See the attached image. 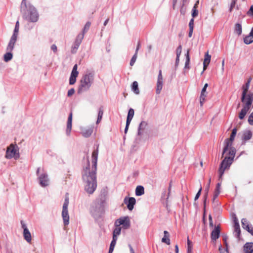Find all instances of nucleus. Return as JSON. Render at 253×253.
<instances>
[{"label": "nucleus", "instance_id": "obj_44", "mask_svg": "<svg viewBox=\"0 0 253 253\" xmlns=\"http://www.w3.org/2000/svg\"><path fill=\"white\" fill-rule=\"evenodd\" d=\"M90 25H91L90 22H86V23L84 25V28L82 33L85 34L89 30Z\"/></svg>", "mask_w": 253, "mask_h": 253}, {"label": "nucleus", "instance_id": "obj_8", "mask_svg": "<svg viewBox=\"0 0 253 253\" xmlns=\"http://www.w3.org/2000/svg\"><path fill=\"white\" fill-rule=\"evenodd\" d=\"M253 100V93L242 94L241 101L244 103V107L250 109Z\"/></svg>", "mask_w": 253, "mask_h": 253}, {"label": "nucleus", "instance_id": "obj_32", "mask_svg": "<svg viewBox=\"0 0 253 253\" xmlns=\"http://www.w3.org/2000/svg\"><path fill=\"white\" fill-rule=\"evenodd\" d=\"M198 4H199V1H197V2L194 4V5L192 8V16L193 18L196 17L198 14V11L197 9Z\"/></svg>", "mask_w": 253, "mask_h": 253}, {"label": "nucleus", "instance_id": "obj_22", "mask_svg": "<svg viewBox=\"0 0 253 253\" xmlns=\"http://www.w3.org/2000/svg\"><path fill=\"white\" fill-rule=\"evenodd\" d=\"M245 253H253V243H247L244 246Z\"/></svg>", "mask_w": 253, "mask_h": 253}, {"label": "nucleus", "instance_id": "obj_57", "mask_svg": "<svg viewBox=\"0 0 253 253\" xmlns=\"http://www.w3.org/2000/svg\"><path fill=\"white\" fill-rule=\"evenodd\" d=\"M208 86V84L207 83L205 84L203 88L202 89L201 92L205 93Z\"/></svg>", "mask_w": 253, "mask_h": 253}, {"label": "nucleus", "instance_id": "obj_24", "mask_svg": "<svg viewBox=\"0 0 253 253\" xmlns=\"http://www.w3.org/2000/svg\"><path fill=\"white\" fill-rule=\"evenodd\" d=\"M144 194V188L142 186H137L135 189V195L140 196Z\"/></svg>", "mask_w": 253, "mask_h": 253}, {"label": "nucleus", "instance_id": "obj_45", "mask_svg": "<svg viewBox=\"0 0 253 253\" xmlns=\"http://www.w3.org/2000/svg\"><path fill=\"white\" fill-rule=\"evenodd\" d=\"M137 57V54L136 53H135L133 56H132L130 61V65L131 66H133L135 62L136 59Z\"/></svg>", "mask_w": 253, "mask_h": 253}, {"label": "nucleus", "instance_id": "obj_41", "mask_svg": "<svg viewBox=\"0 0 253 253\" xmlns=\"http://www.w3.org/2000/svg\"><path fill=\"white\" fill-rule=\"evenodd\" d=\"M186 62L185 63V68H189V63H190V56L189 53V50H187L186 54Z\"/></svg>", "mask_w": 253, "mask_h": 253}, {"label": "nucleus", "instance_id": "obj_55", "mask_svg": "<svg viewBox=\"0 0 253 253\" xmlns=\"http://www.w3.org/2000/svg\"><path fill=\"white\" fill-rule=\"evenodd\" d=\"M219 251L220 253H225V252L228 253V251H226V249H224L222 248L221 246H219Z\"/></svg>", "mask_w": 253, "mask_h": 253}, {"label": "nucleus", "instance_id": "obj_39", "mask_svg": "<svg viewBox=\"0 0 253 253\" xmlns=\"http://www.w3.org/2000/svg\"><path fill=\"white\" fill-rule=\"evenodd\" d=\"M211 59V56L209 54L208 52H207L205 55V58L203 63L209 65L210 63Z\"/></svg>", "mask_w": 253, "mask_h": 253}, {"label": "nucleus", "instance_id": "obj_5", "mask_svg": "<svg viewBox=\"0 0 253 253\" xmlns=\"http://www.w3.org/2000/svg\"><path fill=\"white\" fill-rule=\"evenodd\" d=\"M69 203V197L66 196L65 199L64 203L63 205L62 216L63 218L64 224L67 225L69 223V215L68 211V207Z\"/></svg>", "mask_w": 253, "mask_h": 253}, {"label": "nucleus", "instance_id": "obj_11", "mask_svg": "<svg viewBox=\"0 0 253 253\" xmlns=\"http://www.w3.org/2000/svg\"><path fill=\"white\" fill-rule=\"evenodd\" d=\"M21 224L23 229V237L24 239L29 243H31L32 240L31 234L28 229L26 224L23 221H21Z\"/></svg>", "mask_w": 253, "mask_h": 253}, {"label": "nucleus", "instance_id": "obj_7", "mask_svg": "<svg viewBox=\"0 0 253 253\" xmlns=\"http://www.w3.org/2000/svg\"><path fill=\"white\" fill-rule=\"evenodd\" d=\"M115 226H122V228L126 229L129 228L130 226V219L128 216L121 217L116 220L114 223Z\"/></svg>", "mask_w": 253, "mask_h": 253}, {"label": "nucleus", "instance_id": "obj_34", "mask_svg": "<svg viewBox=\"0 0 253 253\" xmlns=\"http://www.w3.org/2000/svg\"><path fill=\"white\" fill-rule=\"evenodd\" d=\"M12 57L13 55L11 51H7V52L4 55V60L5 62H8L12 59Z\"/></svg>", "mask_w": 253, "mask_h": 253}, {"label": "nucleus", "instance_id": "obj_21", "mask_svg": "<svg viewBox=\"0 0 253 253\" xmlns=\"http://www.w3.org/2000/svg\"><path fill=\"white\" fill-rule=\"evenodd\" d=\"M234 236L237 238H239L240 234H241V230L240 228V225L239 223L237 221H236L235 220V224H234Z\"/></svg>", "mask_w": 253, "mask_h": 253}, {"label": "nucleus", "instance_id": "obj_47", "mask_svg": "<svg viewBox=\"0 0 253 253\" xmlns=\"http://www.w3.org/2000/svg\"><path fill=\"white\" fill-rule=\"evenodd\" d=\"M117 239H118V238L113 237V239H112V242H111V243L110 244V247H112V248H115V245L116 244V242H117Z\"/></svg>", "mask_w": 253, "mask_h": 253}, {"label": "nucleus", "instance_id": "obj_20", "mask_svg": "<svg viewBox=\"0 0 253 253\" xmlns=\"http://www.w3.org/2000/svg\"><path fill=\"white\" fill-rule=\"evenodd\" d=\"M220 227L217 226L215 227L211 233V238L212 240L216 241L219 237Z\"/></svg>", "mask_w": 253, "mask_h": 253}, {"label": "nucleus", "instance_id": "obj_35", "mask_svg": "<svg viewBox=\"0 0 253 253\" xmlns=\"http://www.w3.org/2000/svg\"><path fill=\"white\" fill-rule=\"evenodd\" d=\"M241 222L242 226L244 229H245L246 230L249 229V227L250 226V225L247 219L243 218L242 219Z\"/></svg>", "mask_w": 253, "mask_h": 253}, {"label": "nucleus", "instance_id": "obj_3", "mask_svg": "<svg viewBox=\"0 0 253 253\" xmlns=\"http://www.w3.org/2000/svg\"><path fill=\"white\" fill-rule=\"evenodd\" d=\"M94 77L92 73L84 74L80 81V84L78 89V93L81 94L88 90L93 82Z\"/></svg>", "mask_w": 253, "mask_h": 253}, {"label": "nucleus", "instance_id": "obj_17", "mask_svg": "<svg viewBox=\"0 0 253 253\" xmlns=\"http://www.w3.org/2000/svg\"><path fill=\"white\" fill-rule=\"evenodd\" d=\"M17 37L14 35H12L6 47L7 51H12L13 50L15 42L17 41Z\"/></svg>", "mask_w": 253, "mask_h": 253}, {"label": "nucleus", "instance_id": "obj_27", "mask_svg": "<svg viewBox=\"0 0 253 253\" xmlns=\"http://www.w3.org/2000/svg\"><path fill=\"white\" fill-rule=\"evenodd\" d=\"M249 110V108L243 106V109L239 113V118L241 120L243 119Z\"/></svg>", "mask_w": 253, "mask_h": 253}, {"label": "nucleus", "instance_id": "obj_30", "mask_svg": "<svg viewBox=\"0 0 253 253\" xmlns=\"http://www.w3.org/2000/svg\"><path fill=\"white\" fill-rule=\"evenodd\" d=\"M244 41L247 44H250L253 42V36L251 34H249V35L244 38Z\"/></svg>", "mask_w": 253, "mask_h": 253}, {"label": "nucleus", "instance_id": "obj_59", "mask_svg": "<svg viewBox=\"0 0 253 253\" xmlns=\"http://www.w3.org/2000/svg\"><path fill=\"white\" fill-rule=\"evenodd\" d=\"M247 230L251 233L252 235H253V227L252 226L249 227V229H247Z\"/></svg>", "mask_w": 253, "mask_h": 253}, {"label": "nucleus", "instance_id": "obj_16", "mask_svg": "<svg viewBox=\"0 0 253 253\" xmlns=\"http://www.w3.org/2000/svg\"><path fill=\"white\" fill-rule=\"evenodd\" d=\"M81 134L84 137H89L93 132V127H82L81 128Z\"/></svg>", "mask_w": 253, "mask_h": 253}, {"label": "nucleus", "instance_id": "obj_49", "mask_svg": "<svg viewBox=\"0 0 253 253\" xmlns=\"http://www.w3.org/2000/svg\"><path fill=\"white\" fill-rule=\"evenodd\" d=\"M248 122L250 125L253 126V112L249 117Z\"/></svg>", "mask_w": 253, "mask_h": 253}, {"label": "nucleus", "instance_id": "obj_48", "mask_svg": "<svg viewBox=\"0 0 253 253\" xmlns=\"http://www.w3.org/2000/svg\"><path fill=\"white\" fill-rule=\"evenodd\" d=\"M117 239H118V238L113 237V239H112V242H111V243L110 244V247H112V248H115V245L116 244V242H117Z\"/></svg>", "mask_w": 253, "mask_h": 253}, {"label": "nucleus", "instance_id": "obj_10", "mask_svg": "<svg viewBox=\"0 0 253 253\" xmlns=\"http://www.w3.org/2000/svg\"><path fill=\"white\" fill-rule=\"evenodd\" d=\"M38 179L41 186L44 187L49 184V179L46 173L43 172L39 174Z\"/></svg>", "mask_w": 253, "mask_h": 253}, {"label": "nucleus", "instance_id": "obj_40", "mask_svg": "<svg viewBox=\"0 0 253 253\" xmlns=\"http://www.w3.org/2000/svg\"><path fill=\"white\" fill-rule=\"evenodd\" d=\"M251 80H249L248 81L247 83L246 84V85L245 86H243V92L242 94H247L248 89L249 88L250 86V84Z\"/></svg>", "mask_w": 253, "mask_h": 253}, {"label": "nucleus", "instance_id": "obj_42", "mask_svg": "<svg viewBox=\"0 0 253 253\" xmlns=\"http://www.w3.org/2000/svg\"><path fill=\"white\" fill-rule=\"evenodd\" d=\"M19 30V21H17L16 23V25H15L14 32H13L12 35H14L15 36L18 37Z\"/></svg>", "mask_w": 253, "mask_h": 253}, {"label": "nucleus", "instance_id": "obj_26", "mask_svg": "<svg viewBox=\"0 0 253 253\" xmlns=\"http://www.w3.org/2000/svg\"><path fill=\"white\" fill-rule=\"evenodd\" d=\"M226 153H227L230 156L229 157L232 158L233 159L235 155L236 150L234 148L232 147L231 145L230 147H229L228 149L224 154Z\"/></svg>", "mask_w": 253, "mask_h": 253}, {"label": "nucleus", "instance_id": "obj_58", "mask_svg": "<svg viewBox=\"0 0 253 253\" xmlns=\"http://www.w3.org/2000/svg\"><path fill=\"white\" fill-rule=\"evenodd\" d=\"M223 240H224V244H225V245L226 246V251H227L228 244H227V238L226 237H224L223 238Z\"/></svg>", "mask_w": 253, "mask_h": 253}, {"label": "nucleus", "instance_id": "obj_19", "mask_svg": "<svg viewBox=\"0 0 253 253\" xmlns=\"http://www.w3.org/2000/svg\"><path fill=\"white\" fill-rule=\"evenodd\" d=\"M148 126V123L145 121H142L139 124L137 134L138 135H141L144 133V130L146 129Z\"/></svg>", "mask_w": 253, "mask_h": 253}, {"label": "nucleus", "instance_id": "obj_15", "mask_svg": "<svg viewBox=\"0 0 253 253\" xmlns=\"http://www.w3.org/2000/svg\"><path fill=\"white\" fill-rule=\"evenodd\" d=\"M134 110L132 108L129 109L128 110L126 121V125L125 129V133L126 134L127 132L129 126L130 124V122L134 116Z\"/></svg>", "mask_w": 253, "mask_h": 253}, {"label": "nucleus", "instance_id": "obj_29", "mask_svg": "<svg viewBox=\"0 0 253 253\" xmlns=\"http://www.w3.org/2000/svg\"><path fill=\"white\" fill-rule=\"evenodd\" d=\"M132 90L136 94H138L139 93V90L138 88V83L136 81L133 82L131 87Z\"/></svg>", "mask_w": 253, "mask_h": 253}, {"label": "nucleus", "instance_id": "obj_62", "mask_svg": "<svg viewBox=\"0 0 253 253\" xmlns=\"http://www.w3.org/2000/svg\"><path fill=\"white\" fill-rule=\"evenodd\" d=\"M140 47V43L139 42H138V43H137V45L136 50H135V53H136L137 54L138 51Z\"/></svg>", "mask_w": 253, "mask_h": 253}, {"label": "nucleus", "instance_id": "obj_50", "mask_svg": "<svg viewBox=\"0 0 253 253\" xmlns=\"http://www.w3.org/2000/svg\"><path fill=\"white\" fill-rule=\"evenodd\" d=\"M182 51V47L181 45H179L176 49V56L180 57Z\"/></svg>", "mask_w": 253, "mask_h": 253}, {"label": "nucleus", "instance_id": "obj_53", "mask_svg": "<svg viewBox=\"0 0 253 253\" xmlns=\"http://www.w3.org/2000/svg\"><path fill=\"white\" fill-rule=\"evenodd\" d=\"M235 4H236L235 1H232L231 3L230 4V8H229V10L230 11H231L233 10V9L235 7Z\"/></svg>", "mask_w": 253, "mask_h": 253}, {"label": "nucleus", "instance_id": "obj_9", "mask_svg": "<svg viewBox=\"0 0 253 253\" xmlns=\"http://www.w3.org/2000/svg\"><path fill=\"white\" fill-rule=\"evenodd\" d=\"M236 133L237 129L235 128L232 130V133L230 135V138L227 139L225 140V146L223 149L222 155H223L224 153L226 152L229 147H230L232 145V142L234 140Z\"/></svg>", "mask_w": 253, "mask_h": 253}, {"label": "nucleus", "instance_id": "obj_18", "mask_svg": "<svg viewBox=\"0 0 253 253\" xmlns=\"http://www.w3.org/2000/svg\"><path fill=\"white\" fill-rule=\"evenodd\" d=\"M72 113H70L68 118L67 123V128L66 133L67 135L69 136L70 135L72 130Z\"/></svg>", "mask_w": 253, "mask_h": 253}, {"label": "nucleus", "instance_id": "obj_1", "mask_svg": "<svg viewBox=\"0 0 253 253\" xmlns=\"http://www.w3.org/2000/svg\"><path fill=\"white\" fill-rule=\"evenodd\" d=\"M98 155V147L94 150L91 155V166L89 161L87 166L84 168L82 178L84 183V188L85 192L88 194H92L97 187L96 171Z\"/></svg>", "mask_w": 253, "mask_h": 253}, {"label": "nucleus", "instance_id": "obj_60", "mask_svg": "<svg viewBox=\"0 0 253 253\" xmlns=\"http://www.w3.org/2000/svg\"><path fill=\"white\" fill-rule=\"evenodd\" d=\"M211 178L209 179V182L207 184V187H206V190L207 191V193H208L209 190V188H210V183H211Z\"/></svg>", "mask_w": 253, "mask_h": 253}, {"label": "nucleus", "instance_id": "obj_33", "mask_svg": "<svg viewBox=\"0 0 253 253\" xmlns=\"http://www.w3.org/2000/svg\"><path fill=\"white\" fill-rule=\"evenodd\" d=\"M234 31L238 35H240L242 32L241 25L239 23H236L235 25Z\"/></svg>", "mask_w": 253, "mask_h": 253}, {"label": "nucleus", "instance_id": "obj_52", "mask_svg": "<svg viewBox=\"0 0 253 253\" xmlns=\"http://www.w3.org/2000/svg\"><path fill=\"white\" fill-rule=\"evenodd\" d=\"M194 18H192L189 22V28H194Z\"/></svg>", "mask_w": 253, "mask_h": 253}, {"label": "nucleus", "instance_id": "obj_6", "mask_svg": "<svg viewBox=\"0 0 253 253\" xmlns=\"http://www.w3.org/2000/svg\"><path fill=\"white\" fill-rule=\"evenodd\" d=\"M233 159L230 157H225L220 164L219 169V177L221 178L223 175L225 169L229 168L232 163Z\"/></svg>", "mask_w": 253, "mask_h": 253}, {"label": "nucleus", "instance_id": "obj_12", "mask_svg": "<svg viewBox=\"0 0 253 253\" xmlns=\"http://www.w3.org/2000/svg\"><path fill=\"white\" fill-rule=\"evenodd\" d=\"M163 79L162 73V71L160 70L159 72L158 79L157 81V87L156 92L157 94H159L163 88Z\"/></svg>", "mask_w": 253, "mask_h": 253}, {"label": "nucleus", "instance_id": "obj_4", "mask_svg": "<svg viewBox=\"0 0 253 253\" xmlns=\"http://www.w3.org/2000/svg\"><path fill=\"white\" fill-rule=\"evenodd\" d=\"M5 157L7 159L14 158L17 160L19 157V149L16 145L10 144L6 149Z\"/></svg>", "mask_w": 253, "mask_h": 253}, {"label": "nucleus", "instance_id": "obj_23", "mask_svg": "<svg viewBox=\"0 0 253 253\" xmlns=\"http://www.w3.org/2000/svg\"><path fill=\"white\" fill-rule=\"evenodd\" d=\"M164 236L162 239V242L163 243H166L168 245H170V242L169 232L167 231H164Z\"/></svg>", "mask_w": 253, "mask_h": 253}, {"label": "nucleus", "instance_id": "obj_14", "mask_svg": "<svg viewBox=\"0 0 253 253\" xmlns=\"http://www.w3.org/2000/svg\"><path fill=\"white\" fill-rule=\"evenodd\" d=\"M124 202L126 205L127 209L129 211H132L134 208V205L136 203V200L133 197H125Z\"/></svg>", "mask_w": 253, "mask_h": 253}, {"label": "nucleus", "instance_id": "obj_46", "mask_svg": "<svg viewBox=\"0 0 253 253\" xmlns=\"http://www.w3.org/2000/svg\"><path fill=\"white\" fill-rule=\"evenodd\" d=\"M187 251H192V244L188 238L187 240Z\"/></svg>", "mask_w": 253, "mask_h": 253}, {"label": "nucleus", "instance_id": "obj_36", "mask_svg": "<svg viewBox=\"0 0 253 253\" xmlns=\"http://www.w3.org/2000/svg\"><path fill=\"white\" fill-rule=\"evenodd\" d=\"M81 44L79 42H74L73 44L72 45V48H71V52L73 53H76L77 50L78 49L80 45Z\"/></svg>", "mask_w": 253, "mask_h": 253}, {"label": "nucleus", "instance_id": "obj_51", "mask_svg": "<svg viewBox=\"0 0 253 253\" xmlns=\"http://www.w3.org/2000/svg\"><path fill=\"white\" fill-rule=\"evenodd\" d=\"M201 191H202V187L201 186L199 189V190L198 191V192H197V193L196 194V195L195 196V201L197 200L200 197V196L201 195Z\"/></svg>", "mask_w": 253, "mask_h": 253}, {"label": "nucleus", "instance_id": "obj_43", "mask_svg": "<svg viewBox=\"0 0 253 253\" xmlns=\"http://www.w3.org/2000/svg\"><path fill=\"white\" fill-rule=\"evenodd\" d=\"M206 97V94H205V93H203V92L201 93V95H200V104H201V106H203V103L205 100Z\"/></svg>", "mask_w": 253, "mask_h": 253}, {"label": "nucleus", "instance_id": "obj_38", "mask_svg": "<svg viewBox=\"0 0 253 253\" xmlns=\"http://www.w3.org/2000/svg\"><path fill=\"white\" fill-rule=\"evenodd\" d=\"M84 34L83 33L78 34L76 37V39L75 42H79V43L81 44L82 42L83 39L84 38Z\"/></svg>", "mask_w": 253, "mask_h": 253}, {"label": "nucleus", "instance_id": "obj_61", "mask_svg": "<svg viewBox=\"0 0 253 253\" xmlns=\"http://www.w3.org/2000/svg\"><path fill=\"white\" fill-rule=\"evenodd\" d=\"M194 28H189V32L188 36L189 37H191L192 36Z\"/></svg>", "mask_w": 253, "mask_h": 253}, {"label": "nucleus", "instance_id": "obj_56", "mask_svg": "<svg viewBox=\"0 0 253 253\" xmlns=\"http://www.w3.org/2000/svg\"><path fill=\"white\" fill-rule=\"evenodd\" d=\"M248 14L251 15H253V5H252L250 10L248 12Z\"/></svg>", "mask_w": 253, "mask_h": 253}, {"label": "nucleus", "instance_id": "obj_54", "mask_svg": "<svg viewBox=\"0 0 253 253\" xmlns=\"http://www.w3.org/2000/svg\"><path fill=\"white\" fill-rule=\"evenodd\" d=\"M75 92V90L73 88L70 89L68 91V96H70L73 95Z\"/></svg>", "mask_w": 253, "mask_h": 253}, {"label": "nucleus", "instance_id": "obj_13", "mask_svg": "<svg viewBox=\"0 0 253 253\" xmlns=\"http://www.w3.org/2000/svg\"><path fill=\"white\" fill-rule=\"evenodd\" d=\"M78 65L75 64L72 69L71 76L69 79V83L70 84H74L76 81V78L79 75V72L77 71Z\"/></svg>", "mask_w": 253, "mask_h": 253}, {"label": "nucleus", "instance_id": "obj_37", "mask_svg": "<svg viewBox=\"0 0 253 253\" xmlns=\"http://www.w3.org/2000/svg\"><path fill=\"white\" fill-rule=\"evenodd\" d=\"M103 110L101 109V108H99V111H98V117H97V121H96V124H99L101 120H102V117H103Z\"/></svg>", "mask_w": 253, "mask_h": 253}, {"label": "nucleus", "instance_id": "obj_64", "mask_svg": "<svg viewBox=\"0 0 253 253\" xmlns=\"http://www.w3.org/2000/svg\"><path fill=\"white\" fill-rule=\"evenodd\" d=\"M179 57H180L176 56V61H175V66H177L178 65V64H179Z\"/></svg>", "mask_w": 253, "mask_h": 253}, {"label": "nucleus", "instance_id": "obj_2", "mask_svg": "<svg viewBox=\"0 0 253 253\" xmlns=\"http://www.w3.org/2000/svg\"><path fill=\"white\" fill-rule=\"evenodd\" d=\"M21 9L27 20L32 22H36L38 21L39 14L36 8L31 5L29 1H22Z\"/></svg>", "mask_w": 253, "mask_h": 253}, {"label": "nucleus", "instance_id": "obj_25", "mask_svg": "<svg viewBox=\"0 0 253 253\" xmlns=\"http://www.w3.org/2000/svg\"><path fill=\"white\" fill-rule=\"evenodd\" d=\"M220 186L221 184L220 183H218L216 184V188L214 193L213 197V200L214 201L217 197L218 196L220 193Z\"/></svg>", "mask_w": 253, "mask_h": 253}, {"label": "nucleus", "instance_id": "obj_63", "mask_svg": "<svg viewBox=\"0 0 253 253\" xmlns=\"http://www.w3.org/2000/svg\"><path fill=\"white\" fill-rule=\"evenodd\" d=\"M51 48L54 52H56L57 51V47L55 44L52 45Z\"/></svg>", "mask_w": 253, "mask_h": 253}, {"label": "nucleus", "instance_id": "obj_28", "mask_svg": "<svg viewBox=\"0 0 253 253\" xmlns=\"http://www.w3.org/2000/svg\"><path fill=\"white\" fill-rule=\"evenodd\" d=\"M252 136V133L250 130H246L243 133V138L245 140H249Z\"/></svg>", "mask_w": 253, "mask_h": 253}, {"label": "nucleus", "instance_id": "obj_31", "mask_svg": "<svg viewBox=\"0 0 253 253\" xmlns=\"http://www.w3.org/2000/svg\"><path fill=\"white\" fill-rule=\"evenodd\" d=\"M121 227L115 226V228L113 230V237L118 238V236L121 234Z\"/></svg>", "mask_w": 253, "mask_h": 253}]
</instances>
